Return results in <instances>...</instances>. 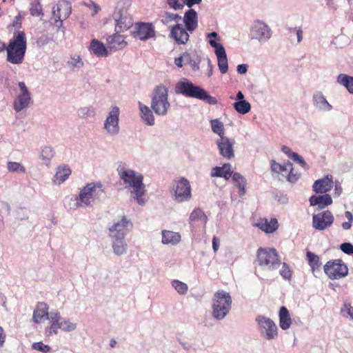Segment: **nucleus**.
Masks as SVG:
<instances>
[{
  "label": "nucleus",
  "instance_id": "obj_15",
  "mask_svg": "<svg viewBox=\"0 0 353 353\" xmlns=\"http://www.w3.org/2000/svg\"><path fill=\"white\" fill-rule=\"evenodd\" d=\"M235 141L227 137H221L216 141L220 154L225 159H231L234 157V145Z\"/></svg>",
  "mask_w": 353,
  "mask_h": 353
},
{
  "label": "nucleus",
  "instance_id": "obj_44",
  "mask_svg": "<svg viewBox=\"0 0 353 353\" xmlns=\"http://www.w3.org/2000/svg\"><path fill=\"white\" fill-rule=\"evenodd\" d=\"M212 130L214 133L218 134L220 138L224 137L225 128L223 123L218 119L210 121Z\"/></svg>",
  "mask_w": 353,
  "mask_h": 353
},
{
  "label": "nucleus",
  "instance_id": "obj_1",
  "mask_svg": "<svg viewBox=\"0 0 353 353\" xmlns=\"http://www.w3.org/2000/svg\"><path fill=\"white\" fill-rule=\"evenodd\" d=\"M27 50L26 34L23 31H15L6 48V61L12 64L23 63Z\"/></svg>",
  "mask_w": 353,
  "mask_h": 353
},
{
  "label": "nucleus",
  "instance_id": "obj_32",
  "mask_svg": "<svg viewBox=\"0 0 353 353\" xmlns=\"http://www.w3.org/2000/svg\"><path fill=\"white\" fill-rule=\"evenodd\" d=\"M292 163L290 161H287L283 164H280L276 162L275 160H272L270 162V169L272 172L281 174L283 176L285 177V175L289 171V169H291Z\"/></svg>",
  "mask_w": 353,
  "mask_h": 353
},
{
  "label": "nucleus",
  "instance_id": "obj_9",
  "mask_svg": "<svg viewBox=\"0 0 353 353\" xmlns=\"http://www.w3.org/2000/svg\"><path fill=\"white\" fill-rule=\"evenodd\" d=\"M174 199L179 203L189 200L191 198V187L189 181L181 177L175 181L174 186Z\"/></svg>",
  "mask_w": 353,
  "mask_h": 353
},
{
  "label": "nucleus",
  "instance_id": "obj_59",
  "mask_svg": "<svg viewBox=\"0 0 353 353\" xmlns=\"http://www.w3.org/2000/svg\"><path fill=\"white\" fill-rule=\"evenodd\" d=\"M6 336L4 332V330L2 327L0 326V348L3 346L6 341Z\"/></svg>",
  "mask_w": 353,
  "mask_h": 353
},
{
  "label": "nucleus",
  "instance_id": "obj_34",
  "mask_svg": "<svg viewBox=\"0 0 353 353\" xmlns=\"http://www.w3.org/2000/svg\"><path fill=\"white\" fill-rule=\"evenodd\" d=\"M71 170L67 165L59 166L57 168L56 174L54 176V182H57L58 184H61L64 182L71 174Z\"/></svg>",
  "mask_w": 353,
  "mask_h": 353
},
{
  "label": "nucleus",
  "instance_id": "obj_43",
  "mask_svg": "<svg viewBox=\"0 0 353 353\" xmlns=\"http://www.w3.org/2000/svg\"><path fill=\"white\" fill-rule=\"evenodd\" d=\"M112 248L114 252L117 255H121L126 252L127 244L124 239H113Z\"/></svg>",
  "mask_w": 353,
  "mask_h": 353
},
{
  "label": "nucleus",
  "instance_id": "obj_45",
  "mask_svg": "<svg viewBox=\"0 0 353 353\" xmlns=\"http://www.w3.org/2000/svg\"><path fill=\"white\" fill-rule=\"evenodd\" d=\"M233 105L236 111L242 114L249 112L251 109L250 103L245 100L235 102Z\"/></svg>",
  "mask_w": 353,
  "mask_h": 353
},
{
  "label": "nucleus",
  "instance_id": "obj_35",
  "mask_svg": "<svg viewBox=\"0 0 353 353\" xmlns=\"http://www.w3.org/2000/svg\"><path fill=\"white\" fill-rule=\"evenodd\" d=\"M139 109L141 111V117L148 125H154L155 119L151 110L145 105L139 103Z\"/></svg>",
  "mask_w": 353,
  "mask_h": 353
},
{
  "label": "nucleus",
  "instance_id": "obj_48",
  "mask_svg": "<svg viewBox=\"0 0 353 353\" xmlns=\"http://www.w3.org/2000/svg\"><path fill=\"white\" fill-rule=\"evenodd\" d=\"M282 267L279 271L280 275L285 280H291L292 276V271L290 267L286 263H281Z\"/></svg>",
  "mask_w": 353,
  "mask_h": 353
},
{
  "label": "nucleus",
  "instance_id": "obj_5",
  "mask_svg": "<svg viewBox=\"0 0 353 353\" xmlns=\"http://www.w3.org/2000/svg\"><path fill=\"white\" fill-rule=\"evenodd\" d=\"M151 108L156 114L165 116L170 108V103L168 101V90L163 84L157 85L153 91Z\"/></svg>",
  "mask_w": 353,
  "mask_h": 353
},
{
  "label": "nucleus",
  "instance_id": "obj_60",
  "mask_svg": "<svg viewBox=\"0 0 353 353\" xmlns=\"http://www.w3.org/2000/svg\"><path fill=\"white\" fill-rule=\"evenodd\" d=\"M219 248V239L216 236L212 239V248L214 252H216Z\"/></svg>",
  "mask_w": 353,
  "mask_h": 353
},
{
  "label": "nucleus",
  "instance_id": "obj_22",
  "mask_svg": "<svg viewBox=\"0 0 353 353\" xmlns=\"http://www.w3.org/2000/svg\"><path fill=\"white\" fill-rule=\"evenodd\" d=\"M49 307L45 302H38L33 312L32 321L35 323H39L48 319Z\"/></svg>",
  "mask_w": 353,
  "mask_h": 353
},
{
  "label": "nucleus",
  "instance_id": "obj_42",
  "mask_svg": "<svg viewBox=\"0 0 353 353\" xmlns=\"http://www.w3.org/2000/svg\"><path fill=\"white\" fill-rule=\"evenodd\" d=\"M337 81L345 86L350 93L353 94V77L340 74L337 77Z\"/></svg>",
  "mask_w": 353,
  "mask_h": 353
},
{
  "label": "nucleus",
  "instance_id": "obj_39",
  "mask_svg": "<svg viewBox=\"0 0 353 353\" xmlns=\"http://www.w3.org/2000/svg\"><path fill=\"white\" fill-rule=\"evenodd\" d=\"M281 150L289 158L292 159L294 161H297L298 163H299L303 168H305L307 167V163L305 161V160L301 156H299V154L292 152L289 147L283 145L281 148Z\"/></svg>",
  "mask_w": 353,
  "mask_h": 353
},
{
  "label": "nucleus",
  "instance_id": "obj_63",
  "mask_svg": "<svg viewBox=\"0 0 353 353\" xmlns=\"http://www.w3.org/2000/svg\"><path fill=\"white\" fill-rule=\"evenodd\" d=\"M74 62H71V63L73 65H74L76 67H79V66L83 65V62L81 61V59L79 56L77 57V59H74Z\"/></svg>",
  "mask_w": 353,
  "mask_h": 353
},
{
  "label": "nucleus",
  "instance_id": "obj_8",
  "mask_svg": "<svg viewBox=\"0 0 353 353\" xmlns=\"http://www.w3.org/2000/svg\"><path fill=\"white\" fill-rule=\"evenodd\" d=\"M323 269L326 275L332 280L343 278L348 274L347 265L341 259L327 261Z\"/></svg>",
  "mask_w": 353,
  "mask_h": 353
},
{
  "label": "nucleus",
  "instance_id": "obj_3",
  "mask_svg": "<svg viewBox=\"0 0 353 353\" xmlns=\"http://www.w3.org/2000/svg\"><path fill=\"white\" fill-rule=\"evenodd\" d=\"M256 262L263 270L274 271L281 264V259L275 248H259L256 251Z\"/></svg>",
  "mask_w": 353,
  "mask_h": 353
},
{
  "label": "nucleus",
  "instance_id": "obj_11",
  "mask_svg": "<svg viewBox=\"0 0 353 353\" xmlns=\"http://www.w3.org/2000/svg\"><path fill=\"white\" fill-rule=\"evenodd\" d=\"M129 227H132L131 222L125 216H123L121 221L109 228L110 236L112 239H124Z\"/></svg>",
  "mask_w": 353,
  "mask_h": 353
},
{
  "label": "nucleus",
  "instance_id": "obj_12",
  "mask_svg": "<svg viewBox=\"0 0 353 353\" xmlns=\"http://www.w3.org/2000/svg\"><path fill=\"white\" fill-rule=\"evenodd\" d=\"M71 14V6L67 1H60L52 8V14L56 22H59V26L62 24L63 20H65Z\"/></svg>",
  "mask_w": 353,
  "mask_h": 353
},
{
  "label": "nucleus",
  "instance_id": "obj_33",
  "mask_svg": "<svg viewBox=\"0 0 353 353\" xmlns=\"http://www.w3.org/2000/svg\"><path fill=\"white\" fill-rule=\"evenodd\" d=\"M208 221V217L200 208L194 209L190 214L189 217V223L190 225H194L198 222L205 225Z\"/></svg>",
  "mask_w": 353,
  "mask_h": 353
},
{
  "label": "nucleus",
  "instance_id": "obj_55",
  "mask_svg": "<svg viewBox=\"0 0 353 353\" xmlns=\"http://www.w3.org/2000/svg\"><path fill=\"white\" fill-rule=\"evenodd\" d=\"M345 214V216L347 217V219H348V221L343 223H342V228L344 230H349L352 227V223L353 221V215L349 211H346Z\"/></svg>",
  "mask_w": 353,
  "mask_h": 353
},
{
  "label": "nucleus",
  "instance_id": "obj_41",
  "mask_svg": "<svg viewBox=\"0 0 353 353\" xmlns=\"http://www.w3.org/2000/svg\"><path fill=\"white\" fill-rule=\"evenodd\" d=\"M233 181L236 186L239 188L240 196L245 193L246 181L245 178L239 172H234L232 176Z\"/></svg>",
  "mask_w": 353,
  "mask_h": 353
},
{
  "label": "nucleus",
  "instance_id": "obj_50",
  "mask_svg": "<svg viewBox=\"0 0 353 353\" xmlns=\"http://www.w3.org/2000/svg\"><path fill=\"white\" fill-rule=\"evenodd\" d=\"M168 6L174 10L182 9L185 5V0H167Z\"/></svg>",
  "mask_w": 353,
  "mask_h": 353
},
{
  "label": "nucleus",
  "instance_id": "obj_64",
  "mask_svg": "<svg viewBox=\"0 0 353 353\" xmlns=\"http://www.w3.org/2000/svg\"><path fill=\"white\" fill-rule=\"evenodd\" d=\"M347 314H349V316L353 319V307H352L351 305H349L347 307Z\"/></svg>",
  "mask_w": 353,
  "mask_h": 353
},
{
  "label": "nucleus",
  "instance_id": "obj_49",
  "mask_svg": "<svg viewBox=\"0 0 353 353\" xmlns=\"http://www.w3.org/2000/svg\"><path fill=\"white\" fill-rule=\"evenodd\" d=\"M8 170L12 172H25L26 169L21 163L10 161L8 163Z\"/></svg>",
  "mask_w": 353,
  "mask_h": 353
},
{
  "label": "nucleus",
  "instance_id": "obj_47",
  "mask_svg": "<svg viewBox=\"0 0 353 353\" xmlns=\"http://www.w3.org/2000/svg\"><path fill=\"white\" fill-rule=\"evenodd\" d=\"M172 285L180 294H186L188 290L187 284L179 280L172 281Z\"/></svg>",
  "mask_w": 353,
  "mask_h": 353
},
{
  "label": "nucleus",
  "instance_id": "obj_54",
  "mask_svg": "<svg viewBox=\"0 0 353 353\" xmlns=\"http://www.w3.org/2000/svg\"><path fill=\"white\" fill-rule=\"evenodd\" d=\"M77 325L75 323L70 322L68 320H61V329L65 332H70L76 328Z\"/></svg>",
  "mask_w": 353,
  "mask_h": 353
},
{
  "label": "nucleus",
  "instance_id": "obj_16",
  "mask_svg": "<svg viewBox=\"0 0 353 353\" xmlns=\"http://www.w3.org/2000/svg\"><path fill=\"white\" fill-rule=\"evenodd\" d=\"M210 44L215 48V53L218 59V66L222 74H225L228 70V59L225 48L221 43L214 40H210Z\"/></svg>",
  "mask_w": 353,
  "mask_h": 353
},
{
  "label": "nucleus",
  "instance_id": "obj_31",
  "mask_svg": "<svg viewBox=\"0 0 353 353\" xmlns=\"http://www.w3.org/2000/svg\"><path fill=\"white\" fill-rule=\"evenodd\" d=\"M90 49L93 54L99 57H107L108 50L104 44L97 39H92L90 42Z\"/></svg>",
  "mask_w": 353,
  "mask_h": 353
},
{
  "label": "nucleus",
  "instance_id": "obj_26",
  "mask_svg": "<svg viewBox=\"0 0 353 353\" xmlns=\"http://www.w3.org/2000/svg\"><path fill=\"white\" fill-rule=\"evenodd\" d=\"M108 48L112 50L123 49L128 45L123 36L117 33L113 34L107 38Z\"/></svg>",
  "mask_w": 353,
  "mask_h": 353
},
{
  "label": "nucleus",
  "instance_id": "obj_52",
  "mask_svg": "<svg viewBox=\"0 0 353 353\" xmlns=\"http://www.w3.org/2000/svg\"><path fill=\"white\" fill-rule=\"evenodd\" d=\"M41 156L42 159L49 161L54 156V150L51 147L46 146L42 149Z\"/></svg>",
  "mask_w": 353,
  "mask_h": 353
},
{
  "label": "nucleus",
  "instance_id": "obj_10",
  "mask_svg": "<svg viewBox=\"0 0 353 353\" xmlns=\"http://www.w3.org/2000/svg\"><path fill=\"white\" fill-rule=\"evenodd\" d=\"M256 321L259 325L261 333L264 334L266 339L270 340L277 337L278 328L272 319L265 316H259L256 317Z\"/></svg>",
  "mask_w": 353,
  "mask_h": 353
},
{
  "label": "nucleus",
  "instance_id": "obj_29",
  "mask_svg": "<svg viewBox=\"0 0 353 353\" xmlns=\"http://www.w3.org/2000/svg\"><path fill=\"white\" fill-rule=\"evenodd\" d=\"M310 203L311 205H318L319 209H323L330 205L332 203V199L329 194L314 195L310 198Z\"/></svg>",
  "mask_w": 353,
  "mask_h": 353
},
{
  "label": "nucleus",
  "instance_id": "obj_25",
  "mask_svg": "<svg viewBox=\"0 0 353 353\" xmlns=\"http://www.w3.org/2000/svg\"><path fill=\"white\" fill-rule=\"evenodd\" d=\"M255 226L265 233H273L278 229L279 223L276 218H272L270 220L261 218L255 224Z\"/></svg>",
  "mask_w": 353,
  "mask_h": 353
},
{
  "label": "nucleus",
  "instance_id": "obj_40",
  "mask_svg": "<svg viewBox=\"0 0 353 353\" xmlns=\"http://www.w3.org/2000/svg\"><path fill=\"white\" fill-rule=\"evenodd\" d=\"M181 19V16L178 14H174L170 12H165L164 14L161 16V21L163 25L166 26H170L171 23L173 22L179 23V21Z\"/></svg>",
  "mask_w": 353,
  "mask_h": 353
},
{
  "label": "nucleus",
  "instance_id": "obj_24",
  "mask_svg": "<svg viewBox=\"0 0 353 353\" xmlns=\"http://www.w3.org/2000/svg\"><path fill=\"white\" fill-rule=\"evenodd\" d=\"M183 22L187 30L192 32L198 26V16L194 9H190L185 12L183 16Z\"/></svg>",
  "mask_w": 353,
  "mask_h": 353
},
{
  "label": "nucleus",
  "instance_id": "obj_46",
  "mask_svg": "<svg viewBox=\"0 0 353 353\" xmlns=\"http://www.w3.org/2000/svg\"><path fill=\"white\" fill-rule=\"evenodd\" d=\"M30 12L33 17H42L43 15L42 6L39 1H34L31 3Z\"/></svg>",
  "mask_w": 353,
  "mask_h": 353
},
{
  "label": "nucleus",
  "instance_id": "obj_4",
  "mask_svg": "<svg viewBox=\"0 0 353 353\" xmlns=\"http://www.w3.org/2000/svg\"><path fill=\"white\" fill-rule=\"evenodd\" d=\"M120 178L125 184L133 189L138 203L141 205L145 203L143 196L145 195V185L143 183V176L133 170H122L119 172Z\"/></svg>",
  "mask_w": 353,
  "mask_h": 353
},
{
  "label": "nucleus",
  "instance_id": "obj_36",
  "mask_svg": "<svg viewBox=\"0 0 353 353\" xmlns=\"http://www.w3.org/2000/svg\"><path fill=\"white\" fill-rule=\"evenodd\" d=\"M181 241V235L179 232L169 230L162 232V243L163 244H176Z\"/></svg>",
  "mask_w": 353,
  "mask_h": 353
},
{
  "label": "nucleus",
  "instance_id": "obj_56",
  "mask_svg": "<svg viewBox=\"0 0 353 353\" xmlns=\"http://www.w3.org/2000/svg\"><path fill=\"white\" fill-rule=\"evenodd\" d=\"M340 248L344 253L349 255H353V245L350 243H342Z\"/></svg>",
  "mask_w": 353,
  "mask_h": 353
},
{
  "label": "nucleus",
  "instance_id": "obj_7",
  "mask_svg": "<svg viewBox=\"0 0 353 353\" xmlns=\"http://www.w3.org/2000/svg\"><path fill=\"white\" fill-rule=\"evenodd\" d=\"M213 316L219 319L225 316L231 308L232 299L228 292L217 291L214 296Z\"/></svg>",
  "mask_w": 353,
  "mask_h": 353
},
{
  "label": "nucleus",
  "instance_id": "obj_53",
  "mask_svg": "<svg viewBox=\"0 0 353 353\" xmlns=\"http://www.w3.org/2000/svg\"><path fill=\"white\" fill-rule=\"evenodd\" d=\"M32 348L42 353H48L50 351V347L45 345L42 342H36L32 344Z\"/></svg>",
  "mask_w": 353,
  "mask_h": 353
},
{
  "label": "nucleus",
  "instance_id": "obj_17",
  "mask_svg": "<svg viewBox=\"0 0 353 353\" xmlns=\"http://www.w3.org/2000/svg\"><path fill=\"white\" fill-rule=\"evenodd\" d=\"M119 108L117 106L114 107L105 121L104 128L110 134H116L119 132Z\"/></svg>",
  "mask_w": 353,
  "mask_h": 353
},
{
  "label": "nucleus",
  "instance_id": "obj_2",
  "mask_svg": "<svg viewBox=\"0 0 353 353\" xmlns=\"http://www.w3.org/2000/svg\"><path fill=\"white\" fill-rule=\"evenodd\" d=\"M175 92L187 97L202 100L211 105H214L217 102L216 99L210 95L204 89L187 80L177 83L175 86Z\"/></svg>",
  "mask_w": 353,
  "mask_h": 353
},
{
  "label": "nucleus",
  "instance_id": "obj_38",
  "mask_svg": "<svg viewBox=\"0 0 353 353\" xmlns=\"http://www.w3.org/2000/svg\"><path fill=\"white\" fill-rule=\"evenodd\" d=\"M306 256L312 272L314 273L316 271H319L321 266L319 256L310 251L306 252Z\"/></svg>",
  "mask_w": 353,
  "mask_h": 353
},
{
  "label": "nucleus",
  "instance_id": "obj_19",
  "mask_svg": "<svg viewBox=\"0 0 353 353\" xmlns=\"http://www.w3.org/2000/svg\"><path fill=\"white\" fill-rule=\"evenodd\" d=\"M185 27L181 23H176L172 26L170 32V37L173 39L177 44H185L188 40L190 35Z\"/></svg>",
  "mask_w": 353,
  "mask_h": 353
},
{
  "label": "nucleus",
  "instance_id": "obj_37",
  "mask_svg": "<svg viewBox=\"0 0 353 353\" xmlns=\"http://www.w3.org/2000/svg\"><path fill=\"white\" fill-rule=\"evenodd\" d=\"M314 104L321 110L329 111L332 109V105L327 101L326 99L321 92H316L313 96Z\"/></svg>",
  "mask_w": 353,
  "mask_h": 353
},
{
  "label": "nucleus",
  "instance_id": "obj_13",
  "mask_svg": "<svg viewBox=\"0 0 353 353\" xmlns=\"http://www.w3.org/2000/svg\"><path fill=\"white\" fill-rule=\"evenodd\" d=\"M334 221V216L329 210L314 214L312 217L313 227L319 230H323L330 227Z\"/></svg>",
  "mask_w": 353,
  "mask_h": 353
},
{
  "label": "nucleus",
  "instance_id": "obj_21",
  "mask_svg": "<svg viewBox=\"0 0 353 353\" xmlns=\"http://www.w3.org/2000/svg\"><path fill=\"white\" fill-rule=\"evenodd\" d=\"M114 18L116 21L115 30L117 32L128 30L133 25L132 18L127 14H122L121 11L115 12Z\"/></svg>",
  "mask_w": 353,
  "mask_h": 353
},
{
  "label": "nucleus",
  "instance_id": "obj_23",
  "mask_svg": "<svg viewBox=\"0 0 353 353\" xmlns=\"http://www.w3.org/2000/svg\"><path fill=\"white\" fill-rule=\"evenodd\" d=\"M333 187L332 176L327 175L325 177L316 181L313 185V190L316 193H326Z\"/></svg>",
  "mask_w": 353,
  "mask_h": 353
},
{
  "label": "nucleus",
  "instance_id": "obj_28",
  "mask_svg": "<svg viewBox=\"0 0 353 353\" xmlns=\"http://www.w3.org/2000/svg\"><path fill=\"white\" fill-rule=\"evenodd\" d=\"M279 326L283 330H288L292 325V319L288 310L285 307L282 306L279 310Z\"/></svg>",
  "mask_w": 353,
  "mask_h": 353
},
{
  "label": "nucleus",
  "instance_id": "obj_6",
  "mask_svg": "<svg viewBox=\"0 0 353 353\" xmlns=\"http://www.w3.org/2000/svg\"><path fill=\"white\" fill-rule=\"evenodd\" d=\"M105 195V188L101 182L87 183L80 191L77 203L87 206Z\"/></svg>",
  "mask_w": 353,
  "mask_h": 353
},
{
  "label": "nucleus",
  "instance_id": "obj_51",
  "mask_svg": "<svg viewBox=\"0 0 353 353\" xmlns=\"http://www.w3.org/2000/svg\"><path fill=\"white\" fill-rule=\"evenodd\" d=\"M300 175L301 174L299 173L294 171L293 165H292L291 169H289L285 177L288 181L294 183L299 179Z\"/></svg>",
  "mask_w": 353,
  "mask_h": 353
},
{
  "label": "nucleus",
  "instance_id": "obj_58",
  "mask_svg": "<svg viewBox=\"0 0 353 353\" xmlns=\"http://www.w3.org/2000/svg\"><path fill=\"white\" fill-rule=\"evenodd\" d=\"M187 57H188V54H183V56L176 58L174 60V63L179 68H181L183 66V59Z\"/></svg>",
  "mask_w": 353,
  "mask_h": 353
},
{
  "label": "nucleus",
  "instance_id": "obj_20",
  "mask_svg": "<svg viewBox=\"0 0 353 353\" xmlns=\"http://www.w3.org/2000/svg\"><path fill=\"white\" fill-rule=\"evenodd\" d=\"M135 37L140 40L145 41L155 36L154 28L152 23H139L135 26Z\"/></svg>",
  "mask_w": 353,
  "mask_h": 353
},
{
  "label": "nucleus",
  "instance_id": "obj_14",
  "mask_svg": "<svg viewBox=\"0 0 353 353\" xmlns=\"http://www.w3.org/2000/svg\"><path fill=\"white\" fill-rule=\"evenodd\" d=\"M251 33L253 38L259 41H266L271 37L272 32L270 28L264 22L256 20L252 28Z\"/></svg>",
  "mask_w": 353,
  "mask_h": 353
},
{
  "label": "nucleus",
  "instance_id": "obj_57",
  "mask_svg": "<svg viewBox=\"0 0 353 353\" xmlns=\"http://www.w3.org/2000/svg\"><path fill=\"white\" fill-rule=\"evenodd\" d=\"M85 5L92 11V16L95 15L101 10V7L94 1H90L89 3H85Z\"/></svg>",
  "mask_w": 353,
  "mask_h": 353
},
{
  "label": "nucleus",
  "instance_id": "obj_30",
  "mask_svg": "<svg viewBox=\"0 0 353 353\" xmlns=\"http://www.w3.org/2000/svg\"><path fill=\"white\" fill-rule=\"evenodd\" d=\"M232 174L231 165L225 163L222 167H215L212 169L211 176L213 177H223L229 179Z\"/></svg>",
  "mask_w": 353,
  "mask_h": 353
},
{
  "label": "nucleus",
  "instance_id": "obj_18",
  "mask_svg": "<svg viewBox=\"0 0 353 353\" xmlns=\"http://www.w3.org/2000/svg\"><path fill=\"white\" fill-rule=\"evenodd\" d=\"M19 87L21 93L17 97L13 103L14 109L17 112L26 108L31 100L30 92H28L25 83L19 82Z\"/></svg>",
  "mask_w": 353,
  "mask_h": 353
},
{
  "label": "nucleus",
  "instance_id": "obj_62",
  "mask_svg": "<svg viewBox=\"0 0 353 353\" xmlns=\"http://www.w3.org/2000/svg\"><path fill=\"white\" fill-rule=\"evenodd\" d=\"M201 0H185V5L191 8L194 4H199Z\"/></svg>",
  "mask_w": 353,
  "mask_h": 353
},
{
  "label": "nucleus",
  "instance_id": "obj_61",
  "mask_svg": "<svg viewBox=\"0 0 353 353\" xmlns=\"http://www.w3.org/2000/svg\"><path fill=\"white\" fill-rule=\"evenodd\" d=\"M248 70V66L245 64H240L237 66V72L239 74H245Z\"/></svg>",
  "mask_w": 353,
  "mask_h": 353
},
{
  "label": "nucleus",
  "instance_id": "obj_27",
  "mask_svg": "<svg viewBox=\"0 0 353 353\" xmlns=\"http://www.w3.org/2000/svg\"><path fill=\"white\" fill-rule=\"evenodd\" d=\"M50 321V326L46 328V333L48 336L57 334L58 330L61 327V319L59 313L51 312L48 319Z\"/></svg>",
  "mask_w": 353,
  "mask_h": 353
}]
</instances>
